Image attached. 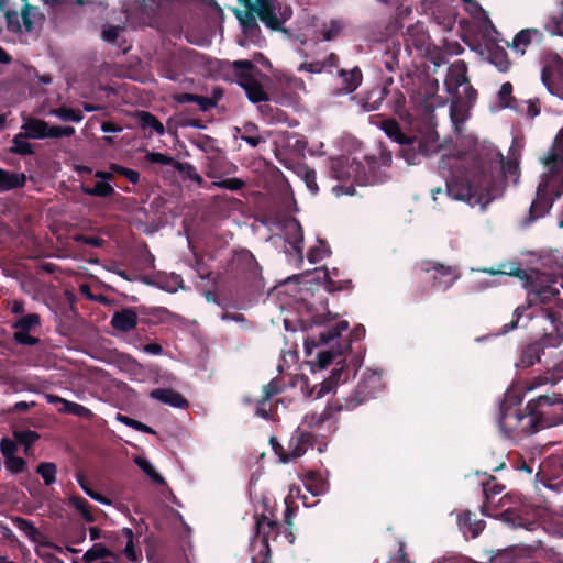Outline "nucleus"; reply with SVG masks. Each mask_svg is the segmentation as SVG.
Wrapping results in <instances>:
<instances>
[{"instance_id": "1", "label": "nucleus", "mask_w": 563, "mask_h": 563, "mask_svg": "<svg viewBox=\"0 0 563 563\" xmlns=\"http://www.w3.org/2000/svg\"><path fill=\"white\" fill-rule=\"evenodd\" d=\"M452 161L457 164V161L452 157H442L439 162L441 169L450 167L448 175L442 174L450 198L468 203L487 205L498 196V180L488 175L484 168H478L471 178L468 174H464L459 167L451 165Z\"/></svg>"}, {"instance_id": "2", "label": "nucleus", "mask_w": 563, "mask_h": 563, "mask_svg": "<svg viewBox=\"0 0 563 563\" xmlns=\"http://www.w3.org/2000/svg\"><path fill=\"white\" fill-rule=\"evenodd\" d=\"M522 398L515 393H506L499 406V429L505 438L520 440L539 431L536 411L530 407H521Z\"/></svg>"}, {"instance_id": "3", "label": "nucleus", "mask_w": 563, "mask_h": 563, "mask_svg": "<svg viewBox=\"0 0 563 563\" xmlns=\"http://www.w3.org/2000/svg\"><path fill=\"white\" fill-rule=\"evenodd\" d=\"M545 318L551 323V332L545 333L540 340L526 345L520 354L517 366L528 368L541 362V355L545 347H556L563 340V308L558 303L542 308Z\"/></svg>"}, {"instance_id": "4", "label": "nucleus", "mask_w": 563, "mask_h": 563, "mask_svg": "<svg viewBox=\"0 0 563 563\" xmlns=\"http://www.w3.org/2000/svg\"><path fill=\"white\" fill-rule=\"evenodd\" d=\"M378 162L375 156H364V162L353 157L334 165L335 177L340 180L353 179L358 185H368L374 179Z\"/></svg>"}, {"instance_id": "5", "label": "nucleus", "mask_w": 563, "mask_h": 563, "mask_svg": "<svg viewBox=\"0 0 563 563\" xmlns=\"http://www.w3.org/2000/svg\"><path fill=\"white\" fill-rule=\"evenodd\" d=\"M530 407L539 418V430L563 424V398L559 394L540 395L530 400Z\"/></svg>"}, {"instance_id": "6", "label": "nucleus", "mask_w": 563, "mask_h": 563, "mask_svg": "<svg viewBox=\"0 0 563 563\" xmlns=\"http://www.w3.org/2000/svg\"><path fill=\"white\" fill-rule=\"evenodd\" d=\"M232 68L238 84L245 90L247 99L253 103L268 101V93L256 80L254 74L260 73L258 68L249 59H239L232 63Z\"/></svg>"}, {"instance_id": "7", "label": "nucleus", "mask_w": 563, "mask_h": 563, "mask_svg": "<svg viewBox=\"0 0 563 563\" xmlns=\"http://www.w3.org/2000/svg\"><path fill=\"white\" fill-rule=\"evenodd\" d=\"M399 145V156L409 165L420 164L439 148L438 140L432 134L407 135Z\"/></svg>"}, {"instance_id": "8", "label": "nucleus", "mask_w": 563, "mask_h": 563, "mask_svg": "<svg viewBox=\"0 0 563 563\" xmlns=\"http://www.w3.org/2000/svg\"><path fill=\"white\" fill-rule=\"evenodd\" d=\"M282 528L277 520L269 519L264 514L255 516V534L251 545L256 548L260 544L258 553L263 555L261 563H271L269 540L275 541L282 533Z\"/></svg>"}, {"instance_id": "9", "label": "nucleus", "mask_w": 563, "mask_h": 563, "mask_svg": "<svg viewBox=\"0 0 563 563\" xmlns=\"http://www.w3.org/2000/svg\"><path fill=\"white\" fill-rule=\"evenodd\" d=\"M382 388V377L376 373L364 374L355 387V390L345 399V402L338 407V410H353L374 398Z\"/></svg>"}, {"instance_id": "10", "label": "nucleus", "mask_w": 563, "mask_h": 563, "mask_svg": "<svg viewBox=\"0 0 563 563\" xmlns=\"http://www.w3.org/2000/svg\"><path fill=\"white\" fill-rule=\"evenodd\" d=\"M419 268L426 274L430 275L431 287L433 289L446 291L453 286L460 277L455 267L444 265L434 261H421Z\"/></svg>"}, {"instance_id": "11", "label": "nucleus", "mask_w": 563, "mask_h": 563, "mask_svg": "<svg viewBox=\"0 0 563 563\" xmlns=\"http://www.w3.org/2000/svg\"><path fill=\"white\" fill-rule=\"evenodd\" d=\"M41 323L42 318L35 312L26 313L25 316L16 318V320L11 324V328L14 330L13 341L19 345L24 346L37 345L40 343V339L31 333L41 327Z\"/></svg>"}, {"instance_id": "12", "label": "nucleus", "mask_w": 563, "mask_h": 563, "mask_svg": "<svg viewBox=\"0 0 563 563\" xmlns=\"http://www.w3.org/2000/svg\"><path fill=\"white\" fill-rule=\"evenodd\" d=\"M541 81L552 95H561L563 90V59L559 55L549 56L544 60Z\"/></svg>"}, {"instance_id": "13", "label": "nucleus", "mask_w": 563, "mask_h": 563, "mask_svg": "<svg viewBox=\"0 0 563 563\" xmlns=\"http://www.w3.org/2000/svg\"><path fill=\"white\" fill-rule=\"evenodd\" d=\"M277 7L278 0H255L247 5V9H251L267 29L283 31L285 19L278 18Z\"/></svg>"}, {"instance_id": "14", "label": "nucleus", "mask_w": 563, "mask_h": 563, "mask_svg": "<svg viewBox=\"0 0 563 563\" xmlns=\"http://www.w3.org/2000/svg\"><path fill=\"white\" fill-rule=\"evenodd\" d=\"M232 271L249 282H255L261 278L262 275V267L253 253L246 249L234 253L232 258Z\"/></svg>"}, {"instance_id": "15", "label": "nucleus", "mask_w": 563, "mask_h": 563, "mask_svg": "<svg viewBox=\"0 0 563 563\" xmlns=\"http://www.w3.org/2000/svg\"><path fill=\"white\" fill-rule=\"evenodd\" d=\"M499 519L510 528H523L528 531L541 529L540 521L534 515L519 508H508L499 514Z\"/></svg>"}, {"instance_id": "16", "label": "nucleus", "mask_w": 563, "mask_h": 563, "mask_svg": "<svg viewBox=\"0 0 563 563\" xmlns=\"http://www.w3.org/2000/svg\"><path fill=\"white\" fill-rule=\"evenodd\" d=\"M542 542L540 540L533 541L531 544H516L506 549L497 550L490 558L492 563H514L518 558H530Z\"/></svg>"}, {"instance_id": "17", "label": "nucleus", "mask_w": 563, "mask_h": 563, "mask_svg": "<svg viewBox=\"0 0 563 563\" xmlns=\"http://www.w3.org/2000/svg\"><path fill=\"white\" fill-rule=\"evenodd\" d=\"M235 16L242 26V33L246 41L252 44H258L262 38V31L256 21V15L251 9L244 11L235 10Z\"/></svg>"}, {"instance_id": "18", "label": "nucleus", "mask_w": 563, "mask_h": 563, "mask_svg": "<svg viewBox=\"0 0 563 563\" xmlns=\"http://www.w3.org/2000/svg\"><path fill=\"white\" fill-rule=\"evenodd\" d=\"M544 40L543 33L539 29L530 27L519 31L509 46L520 55L526 53V49L532 44H541Z\"/></svg>"}, {"instance_id": "19", "label": "nucleus", "mask_w": 563, "mask_h": 563, "mask_svg": "<svg viewBox=\"0 0 563 563\" xmlns=\"http://www.w3.org/2000/svg\"><path fill=\"white\" fill-rule=\"evenodd\" d=\"M485 525L483 519H478L476 514L470 510H464L457 516L459 529L466 538H477L484 530Z\"/></svg>"}, {"instance_id": "20", "label": "nucleus", "mask_w": 563, "mask_h": 563, "mask_svg": "<svg viewBox=\"0 0 563 563\" xmlns=\"http://www.w3.org/2000/svg\"><path fill=\"white\" fill-rule=\"evenodd\" d=\"M547 185H539L537 190V199L532 201L530 209H529V216L525 220L526 224H530L531 222L538 220L539 218L544 217L550 208L552 207V202L550 198L547 196L544 187Z\"/></svg>"}, {"instance_id": "21", "label": "nucleus", "mask_w": 563, "mask_h": 563, "mask_svg": "<svg viewBox=\"0 0 563 563\" xmlns=\"http://www.w3.org/2000/svg\"><path fill=\"white\" fill-rule=\"evenodd\" d=\"M372 124L377 125L385 134L398 144L402 143L406 134L402 132L399 122L396 119L384 118L383 115H372L369 119Z\"/></svg>"}, {"instance_id": "22", "label": "nucleus", "mask_w": 563, "mask_h": 563, "mask_svg": "<svg viewBox=\"0 0 563 563\" xmlns=\"http://www.w3.org/2000/svg\"><path fill=\"white\" fill-rule=\"evenodd\" d=\"M137 313L132 308H123L113 313L110 323L114 330L126 333L137 325Z\"/></svg>"}, {"instance_id": "23", "label": "nucleus", "mask_w": 563, "mask_h": 563, "mask_svg": "<svg viewBox=\"0 0 563 563\" xmlns=\"http://www.w3.org/2000/svg\"><path fill=\"white\" fill-rule=\"evenodd\" d=\"M150 397L174 408H187L188 400L178 391L170 388H155L151 390Z\"/></svg>"}, {"instance_id": "24", "label": "nucleus", "mask_w": 563, "mask_h": 563, "mask_svg": "<svg viewBox=\"0 0 563 563\" xmlns=\"http://www.w3.org/2000/svg\"><path fill=\"white\" fill-rule=\"evenodd\" d=\"M314 435L310 432L296 431L289 440L288 451L291 460L302 456L309 446H312Z\"/></svg>"}, {"instance_id": "25", "label": "nucleus", "mask_w": 563, "mask_h": 563, "mask_svg": "<svg viewBox=\"0 0 563 563\" xmlns=\"http://www.w3.org/2000/svg\"><path fill=\"white\" fill-rule=\"evenodd\" d=\"M389 93L390 90H387V87H374L362 97L361 106L366 112L376 111Z\"/></svg>"}, {"instance_id": "26", "label": "nucleus", "mask_w": 563, "mask_h": 563, "mask_svg": "<svg viewBox=\"0 0 563 563\" xmlns=\"http://www.w3.org/2000/svg\"><path fill=\"white\" fill-rule=\"evenodd\" d=\"M406 42L408 45H412L417 49H422L427 46L429 35L424 27L423 22H416L407 27Z\"/></svg>"}, {"instance_id": "27", "label": "nucleus", "mask_w": 563, "mask_h": 563, "mask_svg": "<svg viewBox=\"0 0 563 563\" xmlns=\"http://www.w3.org/2000/svg\"><path fill=\"white\" fill-rule=\"evenodd\" d=\"M338 75L341 78V93H352L362 84L363 74L357 66L351 70L341 69L338 71Z\"/></svg>"}, {"instance_id": "28", "label": "nucleus", "mask_w": 563, "mask_h": 563, "mask_svg": "<svg viewBox=\"0 0 563 563\" xmlns=\"http://www.w3.org/2000/svg\"><path fill=\"white\" fill-rule=\"evenodd\" d=\"M79 188L82 194L97 198H109L115 194L112 185L100 180L96 183L85 180Z\"/></svg>"}, {"instance_id": "29", "label": "nucleus", "mask_w": 563, "mask_h": 563, "mask_svg": "<svg viewBox=\"0 0 563 563\" xmlns=\"http://www.w3.org/2000/svg\"><path fill=\"white\" fill-rule=\"evenodd\" d=\"M26 176L24 173H12L0 168V191H9L25 186Z\"/></svg>"}, {"instance_id": "30", "label": "nucleus", "mask_w": 563, "mask_h": 563, "mask_svg": "<svg viewBox=\"0 0 563 563\" xmlns=\"http://www.w3.org/2000/svg\"><path fill=\"white\" fill-rule=\"evenodd\" d=\"M470 82L467 77V67L464 62H457L452 66L449 73V79L445 84L449 87V91H451V85H453V89L457 92L460 87H464Z\"/></svg>"}, {"instance_id": "31", "label": "nucleus", "mask_w": 563, "mask_h": 563, "mask_svg": "<svg viewBox=\"0 0 563 563\" xmlns=\"http://www.w3.org/2000/svg\"><path fill=\"white\" fill-rule=\"evenodd\" d=\"M352 371L355 373V365L351 367L350 365H346L345 362L338 361L330 377L324 382L323 388H327V391H330L332 385L345 383L350 378Z\"/></svg>"}, {"instance_id": "32", "label": "nucleus", "mask_w": 563, "mask_h": 563, "mask_svg": "<svg viewBox=\"0 0 563 563\" xmlns=\"http://www.w3.org/2000/svg\"><path fill=\"white\" fill-rule=\"evenodd\" d=\"M47 124H48V122H46L42 119L30 118L22 125V129L24 130L23 133L29 139H34V140L47 139V134H46Z\"/></svg>"}, {"instance_id": "33", "label": "nucleus", "mask_w": 563, "mask_h": 563, "mask_svg": "<svg viewBox=\"0 0 563 563\" xmlns=\"http://www.w3.org/2000/svg\"><path fill=\"white\" fill-rule=\"evenodd\" d=\"M286 240L294 250L301 254L302 252V244H303V230L300 224V222L297 219H292L287 225H286Z\"/></svg>"}, {"instance_id": "34", "label": "nucleus", "mask_w": 563, "mask_h": 563, "mask_svg": "<svg viewBox=\"0 0 563 563\" xmlns=\"http://www.w3.org/2000/svg\"><path fill=\"white\" fill-rule=\"evenodd\" d=\"M136 118L140 128L148 130L150 134L156 133L157 135H163L165 133L163 123L153 113L148 111H140L137 112Z\"/></svg>"}, {"instance_id": "35", "label": "nucleus", "mask_w": 563, "mask_h": 563, "mask_svg": "<svg viewBox=\"0 0 563 563\" xmlns=\"http://www.w3.org/2000/svg\"><path fill=\"white\" fill-rule=\"evenodd\" d=\"M236 130L240 133V139L253 148L265 142V137L260 134L258 126L253 122H246Z\"/></svg>"}, {"instance_id": "36", "label": "nucleus", "mask_w": 563, "mask_h": 563, "mask_svg": "<svg viewBox=\"0 0 563 563\" xmlns=\"http://www.w3.org/2000/svg\"><path fill=\"white\" fill-rule=\"evenodd\" d=\"M488 62L500 73H507L511 67L508 53L501 46L495 45L488 49Z\"/></svg>"}, {"instance_id": "37", "label": "nucleus", "mask_w": 563, "mask_h": 563, "mask_svg": "<svg viewBox=\"0 0 563 563\" xmlns=\"http://www.w3.org/2000/svg\"><path fill=\"white\" fill-rule=\"evenodd\" d=\"M349 329V322L345 320L339 321L336 324L324 329L319 332L318 341H313L314 345L329 344L330 342L339 339L342 332Z\"/></svg>"}, {"instance_id": "38", "label": "nucleus", "mask_w": 563, "mask_h": 563, "mask_svg": "<svg viewBox=\"0 0 563 563\" xmlns=\"http://www.w3.org/2000/svg\"><path fill=\"white\" fill-rule=\"evenodd\" d=\"M483 486V494L485 501L482 506V514L488 516L487 512V505L490 504L496 495L501 494V492L505 489V486L497 483L496 478L494 476H489L487 481L482 483Z\"/></svg>"}, {"instance_id": "39", "label": "nucleus", "mask_w": 563, "mask_h": 563, "mask_svg": "<svg viewBox=\"0 0 563 563\" xmlns=\"http://www.w3.org/2000/svg\"><path fill=\"white\" fill-rule=\"evenodd\" d=\"M21 19L25 31L32 32L34 30V23L44 20V14L38 11L37 7L26 3L22 7Z\"/></svg>"}, {"instance_id": "40", "label": "nucleus", "mask_w": 563, "mask_h": 563, "mask_svg": "<svg viewBox=\"0 0 563 563\" xmlns=\"http://www.w3.org/2000/svg\"><path fill=\"white\" fill-rule=\"evenodd\" d=\"M51 114L58 118L63 122H80L84 120V113L80 109H74L60 106L51 110Z\"/></svg>"}, {"instance_id": "41", "label": "nucleus", "mask_w": 563, "mask_h": 563, "mask_svg": "<svg viewBox=\"0 0 563 563\" xmlns=\"http://www.w3.org/2000/svg\"><path fill=\"white\" fill-rule=\"evenodd\" d=\"M12 523L14 525L15 528L22 531L30 540H32L33 542L38 541L41 532L31 520L25 519L23 517H13Z\"/></svg>"}, {"instance_id": "42", "label": "nucleus", "mask_w": 563, "mask_h": 563, "mask_svg": "<svg viewBox=\"0 0 563 563\" xmlns=\"http://www.w3.org/2000/svg\"><path fill=\"white\" fill-rule=\"evenodd\" d=\"M25 139L27 137L23 132L14 135L12 140L13 145L10 148V152L22 156L33 155L35 153L34 145L30 142H26Z\"/></svg>"}, {"instance_id": "43", "label": "nucleus", "mask_w": 563, "mask_h": 563, "mask_svg": "<svg viewBox=\"0 0 563 563\" xmlns=\"http://www.w3.org/2000/svg\"><path fill=\"white\" fill-rule=\"evenodd\" d=\"M334 411H339L338 408L328 405L321 412L307 413L303 420L309 427H320L332 418Z\"/></svg>"}, {"instance_id": "44", "label": "nucleus", "mask_w": 563, "mask_h": 563, "mask_svg": "<svg viewBox=\"0 0 563 563\" xmlns=\"http://www.w3.org/2000/svg\"><path fill=\"white\" fill-rule=\"evenodd\" d=\"M174 169L181 174L185 179H190L200 187L205 185L203 178L197 173V169L192 164L177 161Z\"/></svg>"}, {"instance_id": "45", "label": "nucleus", "mask_w": 563, "mask_h": 563, "mask_svg": "<svg viewBox=\"0 0 563 563\" xmlns=\"http://www.w3.org/2000/svg\"><path fill=\"white\" fill-rule=\"evenodd\" d=\"M134 463L156 484L165 485V478L155 470L152 463L143 457L136 456Z\"/></svg>"}, {"instance_id": "46", "label": "nucleus", "mask_w": 563, "mask_h": 563, "mask_svg": "<svg viewBox=\"0 0 563 563\" xmlns=\"http://www.w3.org/2000/svg\"><path fill=\"white\" fill-rule=\"evenodd\" d=\"M543 164L549 168V173L554 176L563 170V153L552 147V151L543 158Z\"/></svg>"}, {"instance_id": "47", "label": "nucleus", "mask_w": 563, "mask_h": 563, "mask_svg": "<svg viewBox=\"0 0 563 563\" xmlns=\"http://www.w3.org/2000/svg\"><path fill=\"white\" fill-rule=\"evenodd\" d=\"M190 142L205 153L219 151L217 140L206 134H196L190 137Z\"/></svg>"}, {"instance_id": "48", "label": "nucleus", "mask_w": 563, "mask_h": 563, "mask_svg": "<svg viewBox=\"0 0 563 563\" xmlns=\"http://www.w3.org/2000/svg\"><path fill=\"white\" fill-rule=\"evenodd\" d=\"M36 473L43 478L46 486L56 482L57 466L53 462H41L36 467Z\"/></svg>"}, {"instance_id": "49", "label": "nucleus", "mask_w": 563, "mask_h": 563, "mask_svg": "<svg viewBox=\"0 0 563 563\" xmlns=\"http://www.w3.org/2000/svg\"><path fill=\"white\" fill-rule=\"evenodd\" d=\"M113 556V552L102 543H95L82 556L84 562L91 563L99 559Z\"/></svg>"}, {"instance_id": "50", "label": "nucleus", "mask_w": 563, "mask_h": 563, "mask_svg": "<svg viewBox=\"0 0 563 563\" xmlns=\"http://www.w3.org/2000/svg\"><path fill=\"white\" fill-rule=\"evenodd\" d=\"M324 288L328 292H336V291H351L353 289L352 280H334L328 271H325V283Z\"/></svg>"}, {"instance_id": "51", "label": "nucleus", "mask_w": 563, "mask_h": 563, "mask_svg": "<svg viewBox=\"0 0 563 563\" xmlns=\"http://www.w3.org/2000/svg\"><path fill=\"white\" fill-rule=\"evenodd\" d=\"M484 272L492 276L504 274V275H508V276L518 277L520 279L528 277V274L525 269H522L520 267L512 268V267H510V264H506V263L500 264L498 269L485 268Z\"/></svg>"}, {"instance_id": "52", "label": "nucleus", "mask_w": 563, "mask_h": 563, "mask_svg": "<svg viewBox=\"0 0 563 563\" xmlns=\"http://www.w3.org/2000/svg\"><path fill=\"white\" fill-rule=\"evenodd\" d=\"M346 350H351V344L346 343L344 347H340L336 351H323L318 353V365L320 368H327L333 363L335 356H341Z\"/></svg>"}, {"instance_id": "53", "label": "nucleus", "mask_w": 563, "mask_h": 563, "mask_svg": "<svg viewBox=\"0 0 563 563\" xmlns=\"http://www.w3.org/2000/svg\"><path fill=\"white\" fill-rule=\"evenodd\" d=\"M544 29L552 36H563V5L556 14H553L550 18V21L544 25Z\"/></svg>"}, {"instance_id": "54", "label": "nucleus", "mask_w": 563, "mask_h": 563, "mask_svg": "<svg viewBox=\"0 0 563 563\" xmlns=\"http://www.w3.org/2000/svg\"><path fill=\"white\" fill-rule=\"evenodd\" d=\"M298 174L302 177L307 188L312 195H317L319 191V187L317 184V175L316 170L309 168L308 166H300Z\"/></svg>"}, {"instance_id": "55", "label": "nucleus", "mask_w": 563, "mask_h": 563, "mask_svg": "<svg viewBox=\"0 0 563 563\" xmlns=\"http://www.w3.org/2000/svg\"><path fill=\"white\" fill-rule=\"evenodd\" d=\"M331 254V250L327 242L319 240V245L312 246L308 252V261L312 264L322 261Z\"/></svg>"}, {"instance_id": "56", "label": "nucleus", "mask_w": 563, "mask_h": 563, "mask_svg": "<svg viewBox=\"0 0 563 563\" xmlns=\"http://www.w3.org/2000/svg\"><path fill=\"white\" fill-rule=\"evenodd\" d=\"M109 169L112 173L125 177L131 184L136 185L140 181V173L117 163H110Z\"/></svg>"}, {"instance_id": "57", "label": "nucleus", "mask_w": 563, "mask_h": 563, "mask_svg": "<svg viewBox=\"0 0 563 563\" xmlns=\"http://www.w3.org/2000/svg\"><path fill=\"white\" fill-rule=\"evenodd\" d=\"M284 390V383L280 377H274L268 384L263 387L262 398L264 400H272L273 397L282 394Z\"/></svg>"}, {"instance_id": "58", "label": "nucleus", "mask_w": 563, "mask_h": 563, "mask_svg": "<svg viewBox=\"0 0 563 563\" xmlns=\"http://www.w3.org/2000/svg\"><path fill=\"white\" fill-rule=\"evenodd\" d=\"M387 103L396 114H401L406 104L405 95L398 88H395L394 90H390Z\"/></svg>"}, {"instance_id": "59", "label": "nucleus", "mask_w": 563, "mask_h": 563, "mask_svg": "<svg viewBox=\"0 0 563 563\" xmlns=\"http://www.w3.org/2000/svg\"><path fill=\"white\" fill-rule=\"evenodd\" d=\"M73 505L77 511L80 512L84 520L88 523H92L96 521V517L90 511V504L84 497H76L73 499Z\"/></svg>"}, {"instance_id": "60", "label": "nucleus", "mask_w": 563, "mask_h": 563, "mask_svg": "<svg viewBox=\"0 0 563 563\" xmlns=\"http://www.w3.org/2000/svg\"><path fill=\"white\" fill-rule=\"evenodd\" d=\"M145 159L151 164H159L164 166H172L175 168L177 159L159 152H147Z\"/></svg>"}, {"instance_id": "61", "label": "nucleus", "mask_w": 563, "mask_h": 563, "mask_svg": "<svg viewBox=\"0 0 563 563\" xmlns=\"http://www.w3.org/2000/svg\"><path fill=\"white\" fill-rule=\"evenodd\" d=\"M277 405L272 404L271 400H264V398H260L256 401V410L255 415L265 419V420H272L273 418V411L276 410Z\"/></svg>"}, {"instance_id": "62", "label": "nucleus", "mask_w": 563, "mask_h": 563, "mask_svg": "<svg viewBox=\"0 0 563 563\" xmlns=\"http://www.w3.org/2000/svg\"><path fill=\"white\" fill-rule=\"evenodd\" d=\"M76 130L74 126L66 125V126H59V125H51L47 124V137L51 139H60V137H70L75 134Z\"/></svg>"}, {"instance_id": "63", "label": "nucleus", "mask_w": 563, "mask_h": 563, "mask_svg": "<svg viewBox=\"0 0 563 563\" xmlns=\"http://www.w3.org/2000/svg\"><path fill=\"white\" fill-rule=\"evenodd\" d=\"M13 435L15 441L24 445L26 449L40 439V434L32 430L14 431Z\"/></svg>"}, {"instance_id": "64", "label": "nucleus", "mask_w": 563, "mask_h": 563, "mask_svg": "<svg viewBox=\"0 0 563 563\" xmlns=\"http://www.w3.org/2000/svg\"><path fill=\"white\" fill-rule=\"evenodd\" d=\"M306 486H307V489L313 496H319L327 490V483L323 479L318 478L317 474H314V473H311L308 476V483L306 484Z\"/></svg>"}]
</instances>
